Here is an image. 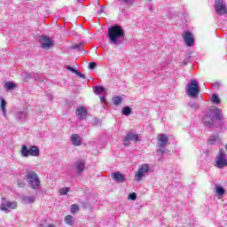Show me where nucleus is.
<instances>
[{"label":"nucleus","instance_id":"412c9836","mask_svg":"<svg viewBox=\"0 0 227 227\" xmlns=\"http://www.w3.org/2000/svg\"><path fill=\"white\" fill-rule=\"evenodd\" d=\"M122 114H124L125 116L132 114V108H130L129 106H124L122 108Z\"/></svg>","mask_w":227,"mask_h":227},{"label":"nucleus","instance_id":"ddd939ff","mask_svg":"<svg viewBox=\"0 0 227 227\" xmlns=\"http://www.w3.org/2000/svg\"><path fill=\"white\" fill-rule=\"evenodd\" d=\"M76 116L78 120H86L88 118V110L84 106L76 109Z\"/></svg>","mask_w":227,"mask_h":227},{"label":"nucleus","instance_id":"2eb2a0df","mask_svg":"<svg viewBox=\"0 0 227 227\" xmlns=\"http://www.w3.org/2000/svg\"><path fill=\"white\" fill-rule=\"evenodd\" d=\"M71 141L74 146H81V145H82V138H81V136L78 134H73L71 136Z\"/></svg>","mask_w":227,"mask_h":227},{"label":"nucleus","instance_id":"4468645a","mask_svg":"<svg viewBox=\"0 0 227 227\" xmlns=\"http://www.w3.org/2000/svg\"><path fill=\"white\" fill-rule=\"evenodd\" d=\"M112 178L117 184H123L125 182V176L120 171L112 173Z\"/></svg>","mask_w":227,"mask_h":227},{"label":"nucleus","instance_id":"f8f14e48","mask_svg":"<svg viewBox=\"0 0 227 227\" xmlns=\"http://www.w3.org/2000/svg\"><path fill=\"white\" fill-rule=\"evenodd\" d=\"M40 43L43 49H50V47H52V40H51V38L48 36H41Z\"/></svg>","mask_w":227,"mask_h":227},{"label":"nucleus","instance_id":"4be33fe9","mask_svg":"<svg viewBox=\"0 0 227 227\" xmlns=\"http://www.w3.org/2000/svg\"><path fill=\"white\" fill-rule=\"evenodd\" d=\"M59 194L61 196H67V194H68V192H70V188L69 187H66V188H61L59 191Z\"/></svg>","mask_w":227,"mask_h":227},{"label":"nucleus","instance_id":"473e14b6","mask_svg":"<svg viewBox=\"0 0 227 227\" xmlns=\"http://www.w3.org/2000/svg\"><path fill=\"white\" fill-rule=\"evenodd\" d=\"M67 70H69L70 72H72L73 74H77V70L74 69V67H70V66H67L66 67Z\"/></svg>","mask_w":227,"mask_h":227},{"label":"nucleus","instance_id":"c756f323","mask_svg":"<svg viewBox=\"0 0 227 227\" xmlns=\"http://www.w3.org/2000/svg\"><path fill=\"white\" fill-rule=\"evenodd\" d=\"M129 200H131V201H136L137 200V194L136 192H132L129 195Z\"/></svg>","mask_w":227,"mask_h":227},{"label":"nucleus","instance_id":"6e6552de","mask_svg":"<svg viewBox=\"0 0 227 227\" xmlns=\"http://www.w3.org/2000/svg\"><path fill=\"white\" fill-rule=\"evenodd\" d=\"M215 4L217 15H226L227 9L226 4H224V0H215Z\"/></svg>","mask_w":227,"mask_h":227},{"label":"nucleus","instance_id":"6ab92c4d","mask_svg":"<svg viewBox=\"0 0 227 227\" xmlns=\"http://www.w3.org/2000/svg\"><path fill=\"white\" fill-rule=\"evenodd\" d=\"M23 201L25 205H31L36 201V199L35 197H23Z\"/></svg>","mask_w":227,"mask_h":227},{"label":"nucleus","instance_id":"f3484780","mask_svg":"<svg viewBox=\"0 0 227 227\" xmlns=\"http://www.w3.org/2000/svg\"><path fill=\"white\" fill-rule=\"evenodd\" d=\"M86 166V162H84V160H80L76 162V169H77V173L79 175H81V173H82V171H84V168Z\"/></svg>","mask_w":227,"mask_h":227},{"label":"nucleus","instance_id":"a211bd4d","mask_svg":"<svg viewBox=\"0 0 227 227\" xmlns=\"http://www.w3.org/2000/svg\"><path fill=\"white\" fill-rule=\"evenodd\" d=\"M204 124L205 125H213L214 124V119H212V116L209 115V114H207L205 117H204Z\"/></svg>","mask_w":227,"mask_h":227},{"label":"nucleus","instance_id":"f03ea898","mask_svg":"<svg viewBox=\"0 0 227 227\" xmlns=\"http://www.w3.org/2000/svg\"><path fill=\"white\" fill-rule=\"evenodd\" d=\"M186 93L192 98H198V95H200V85H198L197 80H192L186 86Z\"/></svg>","mask_w":227,"mask_h":227},{"label":"nucleus","instance_id":"393cba45","mask_svg":"<svg viewBox=\"0 0 227 227\" xmlns=\"http://www.w3.org/2000/svg\"><path fill=\"white\" fill-rule=\"evenodd\" d=\"M75 212H79V205L73 204L71 205V214H75Z\"/></svg>","mask_w":227,"mask_h":227},{"label":"nucleus","instance_id":"cd10ccee","mask_svg":"<svg viewBox=\"0 0 227 227\" xmlns=\"http://www.w3.org/2000/svg\"><path fill=\"white\" fill-rule=\"evenodd\" d=\"M73 49H76L78 51H82L84 49V44H82V43L74 44L73 46Z\"/></svg>","mask_w":227,"mask_h":227},{"label":"nucleus","instance_id":"a878e982","mask_svg":"<svg viewBox=\"0 0 227 227\" xmlns=\"http://www.w3.org/2000/svg\"><path fill=\"white\" fill-rule=\"evenodd\" d=\"M1 110L3 113H6V101L4 99H1Z\"/></svg>","mask_w":227,"mask_h":227},{"label":"nucleus","instance_id":"4c0bfd02","mask_svg":"<svg viewBox=\"0 0 227 227\" xmlns=\"http://www.w3.org/2000/svg\"><path fill=\"white\" fill-rule=\"evenodd\" d=\"M192 109H200V106L198 105H191Z\"/></svg>","mask_w":227,"mask_h":227},{"label":"nucleus","instance_id":"1a4fd4ad","mask_svg":"<svg viewBox=\"0 0 227 227\" xmlns=\"http://www.w3.org/2000/svg\"><path fill=\"white\" fill-rule=\"evenodd\" d=\"M130 141H133V143H137V141H139V136L132 132L127 133L126 137L123 139L124 146H129L130 145Z\"/></svg>","mask_w":227,"mask_h":227},{"label":"nucleus","instance_id":"7c9ffc66","mask_svg":"<svg viewBox=\"0 0 227 227\" xmlns=\"http://www.w3.org/2000/svg\"><path fill=\"white\" fill-rule=\"evenodd\" d=\"M67 70H69L70 72H72L73 74H77V70L74 69V67H70V66H67L66 67Z\"/></svg>","mask_w":227,"mask_h":227},{"label":"nucleus","instance_id":"79ce46f5","mask_svg":"<svg viewBox=\"0 0 227 227\" xmlns=\"http://www.w3.org/2000/svg\"><path fill=\"white\" fill-rule=\"evenodd\" d=\"M149 2H151L152 0H148Z\"/></svg>","mask_w":227,"mask_h":227},{"label":"nucleus","instance_id":"a19ab883","mask_svg":"<svg viewBox=\"0 0 227 227\" xmlns=\"http://www.w3.org/2000/svg\"><path fill=\"white\" fill-rule=\"evenodd\" d=\"M102 100H105V98H102Z\"/></svg>","mask_w":227,"mask_h":227},{"label":"nucleus","instance_id":"9b49d317","mask_svg":"<svg viewBox=\"0 0 227 227\" xmlns=\"http://www.w3.org/2000/svg\"><path fill=\"white\" fill-rule=\"evenodd\" d=\"M8 208L15 210L17 208V201H7L0 205V210L8 214Z\"/></svg>","mask_w":227,"mask_h":227},{"label":"nucleus","instance_id":"b1692460","mask_svg":"<svg viewBox=\"0 0 227 227\" xmlns=\"http://www.w3.org/2000/svg\"><path fill=\"white\" fill-rule=\"evenodd\" d=\"M224 192L225 191L224 188H223V186H216V194H218V196H223Z\"/></svg>","mask_w":227,"mask_h":227},{"label":"nucleus","instance_id":"bb28decb","mask_svg":"<svg viewBox=\"0 0 227 227\" xmlns=\"http://www.w3.org/2000/svg\"><path fill=\"white\" fill-rule=\"evenodd\" d=\"M5 88H7V90H13V88H15V83L12 82H5Z\"/></svg>","mask_w":227,"mask_h":227},{"label":"nucleus","instance_id":"2f4dec72","mask_svg":"<svg viewBox=\"0 0 227 227\" xmlns=\"http://www.w3.org/2000/svg\"><path fill=\"white\" fill-rule=\"evenodd\" d=\"M67 70H69L70 72H72L73 74H77V70L74 69V67H70V66H67L66 67Z\"/></svg>","mask_w":227,"mask_h":227},{"label":"nucleus","instance_id":"72a5a7b5","mask_svg":"<svg viewBox=\"0 0 227 227\" xmlns=\"http://www.w3.org/2000/svg\"><path fill=\"white\" fill-rule=\"evenodd\" d=\"M95 67H97V63H95V62H90L89 63L90 70H93V68H95Z\"/></svg>","mask_w":227,"mask_h":227},{"label":"nucleus","instance_id":"ea45409f","mask_svg":"<svg viewBox=\"0 0 227 227\" xmlns=\"http://www.w3.org/2000/svg\"><path fill=\"white\" fill-rule=\"evenodd\" d=\"M48 227H56V225L51 223L48 225Z\"/></svg>","mask_w":227,"mask_h":227},{"label":"nucleus","instance_id":"c85d7f7f","mask_svg":"<svg viewBox=\"0 0 227 227\" xmlns=\"http://www.w3.org/2000/svg\"><path fill=\"white\" fill-rule=\"evenodd\" d=\"M114 104L115 106H120V104H121V97L114 98Z\"/></svg>","mask_w":227,"mask_h":227},{"label":"nucleus","instance_id":"7ed1b4c3","mask_svg":"<svg viewBox=\"0 0 227 227\" xmlns=\"http://www.w3.org/2000/svg\"><path fill=\"white\" fill-rule=\"evenodd\" d=\"M21 154L23 157H29V155L32 157H38L40 156V149L36 145H32L28 149L27 145H22Z\"/></svg>","mask_w":227,"mask_h":227},{"label":"nucleus","instance_id":"20e7f679","mask_svg":"<svg viewBox=\"0 0 227 227\" xmlns=\"http://www.w3.org/2000/svg\"><path fill=\"white\" fill-rule=\"evenodd\" d=\"M27 178L28 181V184L32 189H38L40 186V178H38V176L35 171H30L27 174Z\"/></svg>","mask_w":227,"mask_h":227},{"label":"nucleus","instance_id":"423d86ee","mask_svg":"<svg viewBox=\"0 0 227 227\" xmlns=\"http://www.w3.org/2000/svg\"><path fill=\"white\" fill-rule=\"evenodd\" d=\"M168 141L169 138L166 134L158 135V146L160 147L158 152H160V153L166 152V146H168Z\"/></svg>","mask_w":227,"mask_h":227},{"label":"nucleus","instance_id":"9d476101","mask_svg":"<svg viewBox=\"0 0 227 227\" xmlns=\"http://www.w3.org/2000/svg\"><path fill=\"white\" fill-rule=\"evenodd\" d=\"M183 38L187 47H192V45H194V35H192V33L191 31H184L183 33Z\"/></svg>","mask_w":227,"mask_h":227},{"label":"nucleus","instance_id":"58836bf2","mask_svg":"<svg viewBox=\"0 0 227 227\" xmlns=\"http://www.w3.org/2000/svg\"><path fill=\"white\" fill-rule=\"evenodd\" d=\"M209 141H210V143H212V141H215V138H214V137H209Z\"/></svg>","mask_w":227,"mask_h":227},{"label":"nucleus","instance_id":"c9c22d12","mask_svg":"<svg viewBox=\"0 0 227 227\" xmlns=\"http://www.w3.org/2000/svg\"><path fill=\"white\" fill-rule=\"evenodd\" d=\"M75 74L78 75V77H81V79H84V74H82L81 72L76 71Z\"/></svg>","mask_w":227,"mask_h":227},{"label":"nucleus","instance_id":"f704fd0d","mask_svg":"<svg viewBox=\"0 0 227 227\" xmlns=\"http://www.w3.org/2000/svg\"><path fill=\"white\" fill-rule=\"evenodd\" d=\"M96 91L97 93H102V91H104V87H97Z\"/></svg>","mask_w":227,"mask_h":227},{"label":"nucleus","instance_id":"dca6fc26","mask_svg":"<svg viewBox=\"0 0 227 227\" xmlns=\"http://www.w3.org/2000/svg\"><path fill=\"white\" fill-rule=\"evenodd\" d=\"M209 113L215 114L216 120H222L223 118V112H221V109L217 108L216 106H213Z\"/></svg>","mask_w":227,"mask_h":227},{"label":"nucleus","instance_id":"aec40b11","mask_svg":"<svg viewBox=\"0 0 227 227\" xmlns=\"http://www.w3.org/2000/svg\"><path fill=\"white\" fill-rule=\"evenodd\" d=\"M65 223H66V224H68V226H73V224H74V216H72V215H67L65 217Z\"/></svg>","mask_w":227,"mask_h":227},{"label":"nucleus","instance_id":"5701e85b","mask_svg":"<svg viewBox=\"0 0 227 227\" xmlns=\"http://www.w3.org/2000/svg\"><path fill=\"white\" fill-rule=\"evenodd\" d=\"M211 102H213V104H221V99L216 94H213L211 98Z\"/></svg>","mask_w":227,"mask_h":227},{"label":"nucleus","instance_id":"0eeeda50","mask_svg":"<svg viewBox=\"0 0 227 227\" xmlns=\"http://www.w3.org/2000/svg\"><path fill=\"white\" fill-rule=\"evenodd\" d=\"M215 164L219 169H223V168H226L227 166V159L226 153L223 151H219L216 158H215Z\"/></svg>","mask_w":227,"mask_h":227},{"label":"nucleus","instance_id":"f257e3e1","mask_svg":"<svg viewBox=\"0 0 227 227\" xmlns=\"http://www.w3.org/2000/svg\"><path fill=\"white\" fill-rule=\"evenodd\" d=\"M108 37L112 43H118V38H125V32H123V27L120 25L112 26L108 28Z\"/></svg>","mask_w":227,"mask_h":227},{"label":"nucleus","instance_id":"e433bc0d","mask_svg":"<svg viewBox=\"0 0 227 227\" xmlns=\"http://www.w3.org/2000/svg\"><path fill=\"white\" fill-rule=\"evenodd\" d=\"M24 182H20V183H19V184H18V187H20V189H22V188H24Z\"/></svg>","mask_w":227,"mask_h":227},{"label":"nucleus","instance_id":"39448f33","mask_svg":"<svg viewBox=\"0 0 227 227\" xmlns=\"http://www.w3.org/2000/svg\"><path fill=\"white\" fill-rule=\"evenodd\" d=\"M150 171V166L148 164H142L138 167V169L135 173V180L137 182H141L143 180L145 175Z\"/></svg>","mask_w":227,"mask_h":227}]
</instances>
